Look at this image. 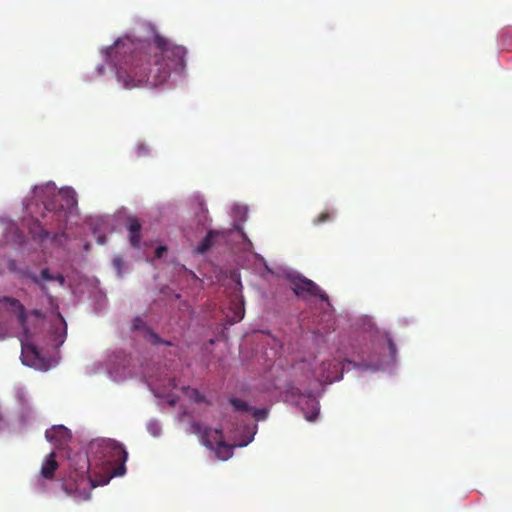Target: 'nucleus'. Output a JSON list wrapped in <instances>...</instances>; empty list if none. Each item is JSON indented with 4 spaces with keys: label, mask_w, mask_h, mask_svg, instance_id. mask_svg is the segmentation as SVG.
Instances as JSON below:
<instances>
[{
    "label": "nucleus",
    "mask_w": 512,
    "mask_h": 512,
    "mask_svg": "<svg viewBox=\"0 0 512 512\" xmlns=\"http://www.w3.org/2000/svg\"><path fill=\"white\" fill-rule=\"evenodd\" d=\"M184 46L154 34L151 40L118 38L106 49V58L116 70L117 80L126 88L164 83L172 71L184 72L186 68Z\"/></svg>",
    "instance_id": "f257e3e1"
},
{
    "label": "nucleus",
    "mask_w": 512,
    "mask_h": 512,
    "mask_svg": "<svg viewBox=\"0 0 512 512\" xmlns=\"http://www.w3.org/2000/svg\"><path fill=\"white\" fill-rule=\"evenodd\" d=\"M89 455L97 459L100 465L106 467L113 476L120 477L125 473L127 452L123 445L116 440H100L89 446V453H78L70 459V472L64 478L61 489L68 496L76 500H86L90 496V489L96 487L93 479L88 476Z\"/></svg>",
    "instance_id": "f03ea898"
},
{
    "label": "nucleus",
    "mask_w": 512,
    "mask_h": 512,
    "mask_svg": "<svg viewBox=\"0 0 512 512\" xmlns=\"http://www.w3.org/2000/svg\"><path fill=\"white\" fill-rule=\"evenodd\" d=\"M34 194L38 198L51 195V198L43 201V204L45 210L52 214L51 225L55 228L63 226L67 214L77 205L76 194L72 189H61L55 192L50 185L35 186Z\"/></svg>",
    "instance_id": "7ed1b4c3"
},
{
    "label": "nucleus",
    "mask_w": 512,
    "mask_h": 512,
    "mask_svg": "<svg viewBox=\"0 0 512 512\" xmlns=\"http://www.w3.org/2000/svg\"><path fill=\"white\" fill-rule=\"evenodd\" d=\"M352 363L348 361L343 363L341 358H325L318 360L314 354H310L309 358L302 360V367L309 366L308 378L314 379L319 383H334L342 378V374L349 371L347 366Z\"/></svg>",
    "instance_id": "20e7f679"
},
{
    "label": "nucleus",
    "mask_w": 512,
    "mask_h": 512,
    "mask_svg": "<svg viewBox=\"0 0 512 512\" xmlns=\"http://www.w3.org/2000/svg\"><path fill=\"white\" fill-rule=\"evenodd\" d=\"M1 302L9 305L10 309L15 312L18 323L21 327V332L17 335V338L21 344V352H40L36 342L37 327H30L27 319V313L24 305L15 298L5 296Z\"/></svg>",
    "instance_id": "39448f33"
},
{
    "label": "nucleus",
    "mask_w": 512,
    "mask_h": 512,
    "mask_svg": "<svg viewBox=\"0 0 512 512\" xmlns=\"http://www.w3.org/2000/svg\"><path fill=\"white\" fill-rule=\"evenodd\" d=\"M291 285L293 292L298 297H318L330 306L328 295L312 280L303 276H297L291 279Z\"/></svg>",
    "instance_id": "423d86ee"
},
{
    "label": "nucleus",
    "mask_w": 512,
    "mask_h": 512,
    "mask_svg": "<svg viewBox=\"0 0 512 512\" xmlns=\"http://www.w3.org/2000/svg\"><path fill=\"white\" fill-rule=\"evenodd\" d=\"M56 354H20L23 365L38 371H48L58 363Z\"/></svg>",
    "instance_id": "0eeeda50"
},
{
    "label": "nucleus",
    "mask_w": 512,
    "mask_h": 512,
    "mask_svg": "<svg viewBox=\"0 0 512 512\" xmlns=\"http://www.w3.org/2000/svg\"><path fill=\"white\" fill-rule=\"evenodd\" d=\"M202 442L204 446L218 453H231V447L225 443L221 429L204 428L202 432Z\"/></svg>",
    "instance_id": "6e6552de"
},
{
    "label": "nucleus",
    "mask_w": 512,
    "mask_h": 512,
    "mask_svg": "<svg viewBox=\"0 0 512 512\" xmlns=\"http://www.w3.org/2000/svg\"><path fill=\"white\" fill-rule=\"evenodd\" d=\"M227 233L220 230H210L203 240L195 248L197 254H204L210 248L219 245L221 241H225Z\"/></svg>",
    "instance_id": "1a4fd4ad"
},
{
    "label": "nucleus",
    "mask_w": 512,
    "mask_h": 512,
    "mask_svg": "<svg viewBox=\"0 0 512 512\" xmlns=\"http://www.w3.org/2000/svg\"><path fill=\"white\" fill-rule=\"evenodd\" d=\"M45 438L47 441L60 446L70 440L71 433L66 427L58 425L47 429Z\"/></svg>",
    "instance_id": "9d476101"
},
{
    "label": "nucleus",
    "mask_w": 512,
    "mask_h": 512,
    "mask_svg": "<svg viewBox=\"0 0 512 512\" xmlns=\"http://www.w3.org/2000/svg\"><path fill=\"white\" fill-rule=\"evenodd\" d=\"M132 330L142 331L143 332V337L145 338V340L150 342L153 345H157L159 343H164V341H162V339L155 332H153L147 326L146 322L142 318H140V317H136L133 320V322H132ZM165 344L166 345H170L171 343L170 342H165Z\"/></svg>",
    "instance_id": "9b49d317"
},
{
    "label": "nucleus",
    "mask_w": 512,
    "mask_h": 512,
    "mask_svg": "<svg viewBox=\"0 0 512 512\" xmlns=\"http://www.w3.org/2000/svg\"><path fill=\"white\" fill-rule=\"evenodd\" d=\"M126 227L129 231V240L131 246H133L134 248H139L141 241V223L136 217L129 216L126 220Z\"/></svg>",
    "instance_id": "f8f14e48"
},
{
    "label": "nucleus",
    "mask_w": 512,
    "mask_h": 512,
    "mask_svg": "<svg viewBox=\"0 0 512 512\" xmlns=\"http://www.w3.org/2000/svg\"><path fill=\"white\" fill-rule=\"evenodd\" d=\"M59 325L51 333V345L58 349L65 341L67 335V325L60 313H57Z\"/></svg>",
    "instance_id": "ddd939ff"
},
{
    "label": "nucleus",
    "mask_w": 512,
    "mask_h": 512,
    "mask_svg": "<svg viewBox=\"0 0 512 512\" xmlns=\"http://www.w3.org/2000/svg\"><path fill=\"white\" fill-rule=\"evenodd\" d=\"M58 467L59 464L56 461V453L50 452L43 461L41 467V477L45 479H52L53 477H55V473Z\"/></svg>",
    "instance_id": "4468645a"
},
{
    "label": "nucleus",
    "mask_w": 512,
    "mask_h": 512,
    "mask_svg": "<svg viewBox=\"0 0 512 512\" xmlns=\"http://www.w3.org/2000/svg\"><path fill=\"white\" fill-rule=\"evenodd\" d=\"M30 279L40 288V290L45 295H48V288L44 282L54 281V274H52L48 268H44L39 275L31 274Z\"/></svg>",
    "instance_id": "2eb2a0df"
},
{
    "label": "nucleus",
    "mask_w": 512,
    "mask_h": 512,
    "mask_svg": "<svg viewBox=\"0 0 512 512\" xmlns=\"http://www.w3.org/2000/svg\"><path fill=\"white\" fill-rule=\"evenodd\" d=\"M301 409L303 411L304 417L309 421H313L319 413V405L314 398L307 399Z\"/></svg>",
    "instance_id": "dca6fc26"
},
{
    "label": "nucleus",
    "mask_w": 512,
    "mask_h": 512,
    "mask_svg": "<svg viewBox=\"0 0 512 512\" xmlns=\"http://www.w3.org/2000/svg\"><path fill=\"white\" fill-rule=\"evenodd\" d=\"M232 310V315L227 314L226 317L231 324L241 321L244 317V307L240 304H236Z\"/></svg>",
    "instance_id": "f3484780"
},
{
    "label": "nucleus",
    "mask_w": 512,
    "mask_h": 512,
    "mask_svg": "<svg viewBox=\"0 0 512 512\" xmlns=\"http://www.w3.org/2000/svg\"><path fill=\"white\" fill-rule=\"evenodd\" d=\"M230 403L236 411L248 412L250 410V407L248 406V404L245 401H242L240 399L232 398L230 400Z\"/></svg>",
    "instance_id": "a211bd4d"
},
{
    "label": "nucleus",
    "mask_w": 512,
    "mask_h": 512,
    "mask_svg": "<svg viewBox=\"0 0 512 512\" xmlns=\"http://www.w3.org/2000/svg\"><path fill=\"white\" fill-rule=\"evenodd\" d=\"M384 344L387 346L389 352L394 353L397 351L396 344L390 334L385 333L383 336Z\"/></svg>",
    "instance_id": "6ab92c4d"
},
{
    "label": "nucleus",
    "mask_w": 512,
    "mask_h": 512,
    "mask_svg": "<svg viewBox=\"0 0 512 512\" xmlns=\"http://www.w3.org/2000/svg\"><path fill=\"white\" fill-rule=\"evenodd\" d=\"M330 219H331V214L329 212H322L319 214V216L314 221V223L320 224V223H324Z\"/></svg>",
    "instance_id": "aec40b11"
},
{
    "label": "nucleus",
    "mask_w": 512,
    "mask_h": 512,
    "mask_svg": "<svg viewBox=\"0 0 512 512\" xmlns=\"http://www.w3.org/2000/svg\"><path fill=\"white\" fill-rule=\"evenodd\" d=\"M113 264H114V266H115L118 270H120V269H121V267H122V265H123V260H122V258H121V257H115V258L113 259Z\"/></svg>",
    "instance_id": "412c9836"
},
{
    "label": "nucleus",
    "mask_w": 512,
    "mask_h": 512,
    "mask_svg": "<svg viewBox=\"0 0 512 512\" xmlns=\"http://www.w3.org/2000/svg\"><path fill=\"white\" fill-rule=\"evenodd\" d=\"M54 281H57L61 286H63L65 284V277L58 273L54 275Z\"/></svg>",
    "instance_id": "4be33fe9"
},
{
    "label": "nucleus",
    "mask_w": 512,
    "mask_h": 512,
    "mask_svg": "<svg viewBox=\"0 0 512 512\" xmlns=\"http://www.w3.org/2000/svg\"><path fill=\"white\" fill-rule=\"evenodd\" d=\"M165 251H166L165 246H159L155 251L156 257L161 258Z\"/></svg>",
    "instance_id": "5701e85b"
},
{
    "label": "nucleus",
    "mask_w": 512,
    "mask_h": 512,
    "mask_svg": "<svg viewBox=\"0 0 512 512\" xmlns=\"http://www.w3.org/2000/svg\"><path fill=\"white\" fill-rule=\"evenodd\" d=\"M30 315L34 316V317H35L36 319H38V320L43 318V314H42V312H41V311H39V310H32V311L30 312Z\"/></svg>",
    "instance_id": "b1692460"
},
{
    "label": "nucleus",
    "mask_w": 512,
    "mask_h": 512,
    "mask_svg": "<svg viewBox=\"0 0 512 512\" xmlns=\"http://www.w3.org/2000/svg\"><path fill=\"white\" fill-rule=\"evenodd\" d=\"M8 336V332L5 328H0V340H4Z\"/></svg>",
    "instance_id": "393cba45"
},
{
    "label": "nucleus",
    "mask_w": 512,
    "mask_h": 512,
    "mask_svg": "<svg viewBox=\"0 0 512 512\" xmlns=\"http://www.w3.org/2000/svg\"><path fill=\"white\" fill-rule=\"evenodd\" d=\"M199 209L202 213H207L208 210L202 202H199Z\"/></svg>",
    "instance_id": "a878e982"
},
{
    "label": "nucleus",
    "mask_w": 512,
    "mask_h": 512,
    "mask_svg": "<svg viewBox=\"0 0 512 512\" xmlns=\"http://www.w3.org/2000/svg\"><path fill=\"white\" fill-rule=\"evenodd\" d=\"M105 241H106V236L103 235V236L98 237V243L99 244H104Z\"/></svg>",
    "instance_id": "bb28decb"
},
{
    "label": "nucleus",
    "mask_w": 512,
    "mask_h": 512,
    "mask_svg": "<svg viewBox=\"0 0 512 512\" xmlns=\"http://www.w3.org/2000/svg\"><path fill=\"white\" fill-rule=\"evenodd\" d=\"M264 411L262 410H256V413H254V416L258 417L259 414L263 413Z\"/></svg>",
    "instance_id": "cd10ccee"
},
{
    "label": "nucleus",
    "mask_w": 512,
    "mask_h": 512,
    "mask_svg": "<svg viewBox=\"0 0 512 512\" xmlns=\"http://www.w3.org/2000/svg\"><path fill=\"white\" fill-rule=\"evenodd\" d=\"M98 69H99V73L101 74V73H102V71L104 70V66H101V67H99Z\"/></svg>",
    "instance_id": "c85d7f7f"
},
{
    "label": "nucleus",
    "mask_w": 512,
    "mask_h": 512,
    "mask_svg": "<svg viewBox=\"0 0 512 512\" xmlns=\"http://www.w3.org/2000/svg\"><path fill=\"white\" fill-rule=\"evenodd\" d=\"M3 419V414L1 413V410H0V421Z\"/></svg>",
    "instance_id": "c756f323"
}]
</instances>
